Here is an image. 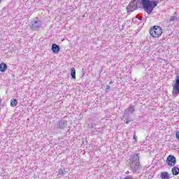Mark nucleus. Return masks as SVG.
<instances>
[{"instance_id":"obj_1","label":"nucleus","mask_w":179,"mask_h":179,"mask_svg":"<svg viewBox=\"0 0 179 179\" xmlns=\"http://www.w3.org/2000/svg\"><path fill=\"white\" fill-rule=\"evenodd\" d=\"M159 2V0L154 1L150 0H134L127 7V13L136 10L138 9V3H142L145 12L150 15L153 12V9L157 6Z\"/></svg>"},{"instance_id":"obj_2","label":"nucleus","mask_w":179,"mask_h":179,"mask_svg":"<svg viewBox=\"0 0 179 179\" xmlns=\"http://www.w3.org/2000/svg\"><path fill=\"white\" fill-rule=\"evenodd\" d=\"M141 162H139V155L136 153H134L131 155L130 167L133 170V173H136L139 169V166Z\"/></svg>"},{"instance_id":"obj_3","label":"nucleus","mask_w":179,"mask_h":179,"mask_svg":"<svg viewBox=\"0 0 179 179\" xmlns=\"http://www.w3.org/2000/svg\"><path fill=\"white\" fill-rule=\"evenodd\" d=\"M150 34L152 37L157 38V37H160L163 34V29L159 26H154L150 29Z\"/></svg>"},{"instance_id":"obj_4","label":"nucleus","mask_w":179,"mask_h":179,"mask_svg":"<svg viewBox=\"0 0 179 179\" xmlns=\"http://www.w3.org/2000/svg\"><path fill=\"white\" fill-rule=\"evenodd\" d=\"M41 21H31V24H29V29L31 30H38L41 27Z\"/></svg>"},{"instance_id":"obj_5","label":"nucleus","mask_w":179,"mask_h":179,"mask_svg":"<svg viewBox=\"0 0 179 179\" xmlns=\"http://www.w3.org/2000/svg\"><path fill=\"white\" fill-rule=\"evenodd\" d=\"M166 163L170 167H173V166H176V163H177V161L176 160V157H174V155L168 156Z\"/></svg>"},{"instance_id":"obj_6","label":"nucleus","mask_w":179,"mask_h":179,"mask_svg":"<svg viewBox=\"0 0 179 179\" xmlns=\"http://www.w3.org/2000/svg\"><path fill=\"white\" fill-rule=\"evenodd\" d=\"M173 94H179V76L176 77V83L173 88Z\"/></svg>"},{"instance_id":"obj_7","label":"nucleus","mask_w":179,"mask_h":179,"mask_svg":"<svg viewBox=\"0 0 179 179\" xmlns=\"http://www.w3.org/2000/svg\"><path fill=\"white\" fill-rule=\"evenodd\" d=\"M57 127L59 129H65L68 127V121L62 119L58 122Z\"/></svg>"},{"instance_id":"obj_8","label":"nucleus","mask_w":179,"mask_h":179,"mask_svg":"<svg viewBox=\"0 0 179 179\" xmlns=\"http://www.w3.org/2000/svg\"><path fill=\"white\" fill-rule=\"evenodd\" d=\"M134 111H135V106H130L129 108H126L124 110L125 115H129L130 114H134Z\"/></svg>"},{"instance_id":"obj_9","label":"nucleus","mask_w":179,"mask_h":179,"mask_svg":"<svg viewBox=\"0 0 179 179\" xmlns=\"http://www.w3.org/2000/svg\"><path fill=\"white\" fill-rule=\"evenodd\" d=\"M61 50V48L59 47V45L55 44V43H53L52 45V52H54V54H58V52H59Z\"/></svg>"},{"instance_id":"obj_10","label":"nucleus","mask_w":179,"mask_h":179,"mask_svg":"<svg viewBox=\"0 0 179 179\" xmlns=\"http://www.w3.org/2000/svg\"><path fill=\"white\" fill-rule=\"evenodd\" d=\"M8 69V65L4 62L0 64V72H5Z\"/></svg>"},{"instance_id":"obj_11","label":"nucleus","mask_w":179,"mask_h":179,"mask_svg":"<svg viewBox=\"0 0 179 179\" xmlns=\"http://www.w3.org/2000/svg\"><path fill=\"white\" fill-rule=\"evenodd\" d=\"M161 178L162 179H170V174L167 172H162L161 173Z\"/></svg>"},{"instance_id":"obj_12","label":"nucleus","mask_w":179,"mask_h":179,"mask_svg":"<svg viewBox=\"0 0 179 179\" xmlns=\"http://www.w3.org/2000/svg\"><path fill=\"white\" fill-rule=\"evenodd\" d=\"M176 20H178V17L177 16V12L174 13V15L171 16L169 22H176Z\"/></svg>"},{"instance_id":"obj_13","label":"nucleus","mask_w":179,"mask_h":179,"mask_svg":"<svg viewBox=\"0 0 179 179\" xmlns=\"http://www.w3.org/2000/svg\"><path fill=\"white\" fill-rule=\"evenodd\" d=\"M172 173H173V176H178L179 168L177 166H174L173 168H172Z\"/></svg>"},{"instance_id":"obj_14","label":"nucleus","mask_w":179,"mask_h":179,"mask_svg":"<svg viewBox=\"0 0 179 179\" xmlns=\"http://www.w3.org/2000/svg\"><path fill=\"white\" fill-rule=\"evenodd\" d=\"M71 75L72 79H76V71L75 70V68H72L71 70Z\"/></svg>"},{"instance_id":"obj_15","label":"nucleus","mask_w":179,"mask_h":179,"mask_svg":"<svg viewBox=\"0 0 179 179\" xmlns=\"http://www.w3.org/2000/svg\"><path fill=\"white\" fill-rule=\"evenodd\" d=\"M10 106H11V107H16V106H17V100H16V99L11 100Z\"/></svg>"},{"instance_id":"obj_16","label":"nucleus","mask_w":179,"mask_h":179,"mask_svg":"<svg viewBox=\"0 0 179 179\" xmlns=\"http://www.w3.org/2000/svg\"><path fill=\"white\" fill-rule=\"evenodd\" d=\"M176 136L177 139L179 141V132H176Z\"/></svg>"},{"instance_id":"obj_17","label":"nucleus","mask_w":179,"mask_h":179,"mask_svg":"<svg viewBox=\"0 0 179 179\" xmlns=\"http://www.w3.org/2000/svg\"><path fill=\"white\" fill-rule=\"evenodd\" d=\"M124 179H134V178L127 176V177L124 178Z\"/></svg>"},{"instance_id":"obj_18","label":"nucleus","mask_w":179,"mask_h":179,"mask_svg":"<svg viewBox=\"0 0 179 179\" xmlns=\"http://www.w3.org/2000/svg\"><path fill=\"white\" fill-rule=\"evenodd\" d=\"M106 89V92L107 90H110V86L107 85Z\"/></svg>"},{"instance_id":"obj_19","label":"nucleus","mask_w":179,"mask_h":179,"mask_svg":"<svg viewBox=\"0 0 179 179\" xmlns=\"http://www.w3.org/2000/svg\"><path fill=\"white\" fill-rule=\"evenodd\" d=\"M131 120H126V124H129Z\"/></svg>"},{"instance_id":"obj_20","label":"nucleus","mask_w":179,"mask_h":179,"mask_svg":"<svg viewBox=\"0 0 179 179\" xmlns=\"http://www.w3.org/2000/svg\"><path fill=\"white\" fill-rule=\"evenodd\" d=\"M134 141H136V136H135V135L134 136Z\"/></svg>"},{"instance_id":"obj_21","label":"nucleus","mask_w":179,"mask_h":179,"mask_svg":"<svg viewBox=\"0 0 179 179\" xmlns=\"http://www.w3.org/2000/svg\"><path fill=\"white\" fill-rule=\"evenodd\" d=\"M62 174L64 176V174H65V173L62 172Z\"/></svg>"},{"instance_id":"obj_22","label":"nucleus","mask_w":179,"mask_h":179,"mask_svg":"<svg viewBox=\"0 0 179 179\" xmlns=\"http://www.w3.org/2000/svg\"><path fill=\"white\" fill-rule=\"evenodd\" d=\"M142 20V18H138V20Z\"/></svg>"},{"instance_id":"obj_23","label":"nucleus","mask_w":179,"mask_h":179,"mask_svg":"<svg viewBox=\"0 0 179 179\" xmlns=\"http://www.w3.org/2000/svg\"><path fill=\"white\" fill-rule=\"evenodd\" d=\"M1 1H2V0H0V2H1Z\"/></svg>"},{"instance_id":"obj_24","label":"nucleus","mask_w":179,"mask_h":179,"mask_svg":"<svg viewBox=\"0 0 179 179\" xmlns=\"http://www.w3.org/2000/svg\"><path fill=\"white\" fill-rule=\"evenodd\" d=\"M0 103H1V101H0Z\"/></svg>"}]
</instances>
